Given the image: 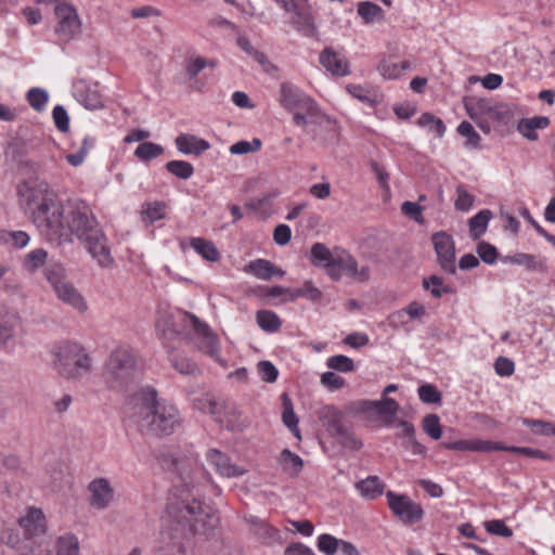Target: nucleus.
Here are the masks:
<instances>
[{
    "instance_id": "obj_61",
    "label": "nucleus",
    "mask_w": 555,
    "mask_h": 555,
    "mask_svg": "<svg viewBox=\"0 0 555 555\" xmlns=\"http://www.w3.org/2000/svg\"><path fill=\"white\" fill-rule=\"evenodd\" d=\"M485 528L488 533L503 537V538H512L513 530L505 525V522L501 519H492L485 522Z\"/></svg>"
},
{
    "instance_id": "obj_23",
    "label": "nucleus",
    "mask_w": 555,
    "mask_h": 555,
    "mask_svg": "<svg viewBox=\"0 0 555 555\" xmlns=\"http://www.w3.org/2000/svg\"><path fill=\"white\" fill-rule=\"evenodd\" d=\"M319 421L330 436L341 429L349 422L343 411L334 405H325L319 411Z\"/></svg>"
},
{
    "instance_id": "obj_44",
    "label": "nucleus",
    "mask_w": 555,
    "mask_h": 555,
    "mask_svg": "<svg viewBox=\"0 0 555 555\" xmlns=\"http://www.w3.org/2000/svg\"><path fill=\"white\" fill-rule=\"evenodd\" d=\"M78 538L73 533L60 535L56 540V555H80Z\"/></svg>"
},
{
    "instance_id": "obj_58",
    "label": "nucleus",
    "mask_w": 555,
    "mask_h": 555,
    "mask_svg": "<svg viewBox=\"0 0 555 555\" xmlns=\"http://www.w3.org/2000/svg\"><path fill=\"white\" fill-rule=\"evenodd\" d=\"M476 253L487 264H494L499 258L496 247L486 241H481L477 244Z\"/></svg>"
},
{
    "instance_id": "obj_2",
    "label": "nucleus",
    "mask_w": 555,
    "mask_h": 555,
    "mask_svg": "<svg viewBox=\"0 0 555 555\" xmlns=\"http://www.w3.org/2000/svg\"><path fill=\"white\" fill-rule=\"evenodd\" d=\"M20 207L30 214L33 222L49 242L62 235L65 222L81 201L62 203L49 184L42 180L28 179L17 185Z\"/></svg>"
},
{
    "instance_id": "obj_33",
    "label": "nucleus",
    "mask_w": 555,
    "mask_h": 555,
    "mask_svg": "<svg viewBox=\"0 0 555 555\" xmlns=\"http://www.w3.org/2000/svg\"><path fill=\"white\" fill-rule=\"evenodd\" d=\"M322 296V292L311 281H305L301 287L288 288V297L283 301H295L301 297L311 302H319Z\"/></svg>"
},
{
    "instance_id": "obj_59",
    "label": "nucleus",
    "mask_w": 555,
    "mask_h": 555,
    "mask_svg": "<svg viewBox=\"0 0 555 555\" xmlns=\"http://www.w3.org/2000/svg\"><path fill=\"white\" fill-rule=\"evenodd\" d=\"M318 550L325 555H334L339 547V539L332 534L323 533L318 537Z\"/></svg>"
},
{
    "instance_id": "obj_30",
    "label": "nucleus",
    "mask_w": 555,
    "mask_h": 555,
    "mask_svg": "<svg viewBox=\"0 0 555 555\" xmlns=\"http://www.w3.org/2000/svg\"><path fill=\"white\" fill-rule=\"evenodd\" d=\"M356 489L366 500H375L384 493L385 483L378 476H369L356 482Z\"/></svg>"
},
{
    "instance_id": "obj_36",
    "label": "nucleus",
    "mask_w": 555,
    "mask_h": 555,
    "mask_svg": "<svg viewBox=\"0 0 555 555\" xmlns=\"http://www.w3.org/2000/svg\"><path fill=\"white\" fill-rule=\"evenodd\" d=\"M279 464L289 477H296L304 468L302 459L289 449H284L279 456Z\"/></svg>"
},
{
    "instance_id": "obj_31",
    "label": "nucleus",
    "mask_w": 555,
    "mask_h": 555,
    "mask_svg": "<svg viewBox=\"0 0 555 555\" xmlns=\"http://www.w3.org/2000/svg\"><path fill=\"white\" fill-rule=\"evenodd\" d=\"M377 69L386 79H398L411 69V62L409 60H384L378 64Z\"/></svg>"
},
{
    "instance_id": "obj_32",
    "label": "nucleus",
    "mask_w": 555,
    "mask_h": 555,
    "mask_svg": "<svg viewBox=\"0 0 555 555\" xmlns=\"http://www.w3.org/2000/svg\"><path fill=\"white\" fill-rule=\"evenodd\" d=\"M96 141L98 140L95 135L85 134L77 151L65 156L66 162L73 167L81 166L90 151L95 147Z\"/></svg>"
},
{
    "instance_id": "obj_53",
    "label": "nucleus",
    "mask_w": 555,
    "mask_h": 555,
    "mask_svg": "<svg viewBox=\"0 0 555 555\" xmlns=\"http://www.w3.org/2000/svg\"><path fill=\"white\" fill-rule=\"evenodd\" d=\"M443 280L438 275H430L423 280V287L426 291H430V294L435 298H441L443 294H451L452 288L450 286H442Z\"/></svg>"
},
{
    "instance_id": "obj_1",
    "label": "nucleus",
    "mask_w": 555,
    "mask_h": 555,
    "mask_svg": "<svg viewBox=\"0 0 555 555\" xmlns=\"http://www.w3.org/2000/svg\"><path fill=\"white\" fill-rule=\"evenodd\" d=\"M188 485L176 488L168 499L166 516L172 527L163 532L164 540H172V546L177 552L184 551L183 539L192 533L209 539L215 535L219 518L210 508L203 507V502L197 498L199 492Z\"/></svg>"
},
{
    "instance_id": "obj_60",
    "label": "nucleus",
    "mask_w": 555,
    "mask_h": 555,
    "mask_svg": "<svg viewBox=\"0 0 555 555\" xmlns=\"http://www.w3.org/2000/svg\"><path fill=\"white\" fill-rule=\"evenodd\" d=\"M311 258L314 264H323L331 262L333 257L331 250L322 243H315L311 247Z\"/></svg>"
},
{
    "instance_id": "obj_38",
    "label": "nucleus",
    "mask_w": 555,
    "mask_h": 555,
    "mask_svg": "<svg viewBox=\"0 0 555 555\" xmlns=\"http://www.w3.org/2000/svg\"><path fill=\"white\" fill-rule=\"evenodd\" d=\"M374 405V413L382 417H387L384 424L390 426L393 423L395 415L399 411V403L390 397H384L380 400H375Z\"/></svg>"
},
{
    "instance_id": "obj_39",
    "label": "nucleus",
    "mask_w": 555,
    "mask_h": 555,
    "mask_svg": "<svg viewBox=\"0 0 555 555\" xmlns=\"http://www.w3.org/2000/svg\"><path fill=\"white\" fill-rule=\"evenodd\" d=\"M281 399H282V406H283L282 421H283L284 425L296 437L299 438L300 437L299 436V428H298V422L299 421H298V417L295 414L293 402H292L289 396L286 392L282 393Z\"/></svg>"
},
{
    "instance_id": "obj_54",
    "label": "nucleus",
    "mask_w": 555,
    "mask_h": 555,
    "mask_svg": "<svg viewBox=\"0 0 555 555\" xmlns=\"http://www.w3.org/2000/svg\"><path fill=\"white\" fill-rule=\"evenodd\" d=\"M417 395L420 400L426 404H439L442 401V395L433 384H424L418 387Z\"/></svg>"
},
{
    "instance_id": "obj_13",
    "label": "nucleus",
    "mask_w": 555,
    "mask_h": 555,
    "mask_svg": "<svg viewBox=\"0 0 555 555\" xmlns=\"http://www.w3.org/2000/svg\"><path fill=\"white\" fill-rule=\"evenodd\" d=\"M73 95L83 107L90 111L104 107V101L99 91L98 83H90L79 79L73 85Z\"/></svg>"
},
{
    "instance_id": "obj_6",
    "label": "nucleus",
    "mask_w": 555,
    "mask_h": 555,
    "mask_svg": "<svg viewBox=\"0 0 555 555\" xmlns=\"http://www.w3.org/2000/svg\"><path fill=\"white\" fill-rule=\"evenodd\" d=\"M138 369L132 352L127 348H117L109 354L103 377L109 389L125 390L138 378Z\"/></svg>"
},
{
    "instance_id": "obj_21",
    "label": "nucleus",
    "mask_w": 555,
    "mask_h": 555,
    "mask_svg": "<svg viewBox=\"0 0 555 555\" xmlns=\"http://www.w3.org/2000/svg\"><path fill=\"white\" fill-rule=\"evenodd\" d=\"M308 102V94L289 82L280 86V104L288 112H294L298 106Z\"/></svg>"
},
{
    "instance_id": "obj_28",
    "label": "nucleus",
    "mask_w": 555,
    "mask_h": 555,
    "mask_svg": "<svg viewBox=\"0 0 555 555\" xmlns=\"http://www.w3.org/2000/svg\"><path fill=\"white\" fill-rule=\"evenodd\" d=\"M0 344L5 346L15 335V327L20 323L16 312L8 311L4 305L0 304Z\"/></svg>"
},
{
    "instance_id": "obj_29",
    "label": "nucleus",
    "mask_w": 555,
    "mask_h": 555,
    "mask_svg": "<svg viewBox=\"0 0 555 555\" xmlns=\"http://www.w3.org/2000/svg\"><path fill=\"white\" fill-rule=\"evenodd\" d=\"M550 125V118L546 116H534L531 118H524L518 124L519 133L530 141L538 140V129H545Z\"/></svg>"
},
{
    "instance_id": "obj_14",
    "label": "nucleus",
    "mask_w": 555,
    "mask_h": 555,
    "mask_svg": "<svg viewBox=\"0 0 555 555\" xmlns=\"http://www.w3.org/2000/svg\"><path fill=\"white\" fill-rule=\"evenodd\" d=\"M215 421L231 431H241L247 426L235 403L225 399H221L220 410Z\"/></svg>"
},
{
    "instance_id": "obj_43",
    "label": "nucleus",
    "mask_w": 555,
    "mask_h": 555,
    "mask_svg": "<svg viewBox=\"0 0 555 555\" xmlns=\"http://www.w3.org/2000/svg\"><path fill=\"white\" fill-rule=\"evenodd\" d=\"M164 147L160 144L145 141L140 143L134 150L133 155L143 163H149L157 158L164 153Z\"/></svg>"
},
{
    "instance_id": "obj_16",
    "label": "nucleus",
    "mask_w": 555,
    "mask_h": 555,
    "mask_svg": "<svg viewBox=\"0 0 555 555\" xmlns=\"http://www.w3.org/2000/svg\"><path fill=\"white\" fill-rule=\"evenodd\" d=\"M206 459L208 463L215 467L216 472L227 478L241 477L246 473L241 466L231 463L230 457L217 449L207 451Z\"/></svg>"
},
{
    "instance_id": "obj_51",
    "label": "nucleus",
    "mask_w": 555,
    "mask_h": 555,
    "mask_svg": "<svg viewBox=\"0 0 555 555\" xmlns=\"http://www.w3.org/2000/svg\"><path fill=\"white\" fill-rule=\"evenodd\" d=\"M357 12L365 23H372L383 16L382 8L370 1L359 2Z\"/></svg>"
},
{
    "instance_id": "obj_26",
    "label": "nucleus",
    "mask_w": 555,
    "mask_h": 555,
    "mask_svg": "<svg viewBox=\"0 0 555 555\" xmlns=\"http://www.w3.org/2000/svg\"><path fill=\"white\" fill-rule=\"evenodd\" d=\"M337 257L344 275L359 283L366 282L370 279V268L367 266L359 268L358 261L349 253H343Z\"/></svg>"
},
{
    "instance_id": "obj_50",
    "label": "nucleus",
    "mask_w": 555,
    "mask_h": 555,
    "mask_svg": "<svg viewBox=\"0 0 555 555\" xmlns=\"http://www.w3.org/2000/svg\"><path fill=\"white\" fill-rule=\"evenodd\" d=\"M457 132L460 135L466 138L464 143L466 149H478L480 146L481 138L469 121L463 120L457 126Z\"/></svg>"
},
{
    "instance_id": "obj_41",
    "label": "nucleus",
    "mask_w": 555,
    "mask_h": 555,
    "mask_svg": "<svg viewBox=\"0 0 555 555\" xmlns=\"http://www.w3.org/2000/svg\"><path fill=\"white\" fill-rule=\"evenodd\" d=\"M217 66L216 60H209L204 56H190L185 60V74L189 79L194 80L197 78L198 74L205 69L206 67L215 68Z\"/></svg>"
},
{
    "instance_id": "obj_40",
    "label": "nucleus",
    "mask_w": 555,
    "mask_h": 555,
    "mask_svg": "<svg viewBox=\"0 0 555 555\" xmlns=\"http://www.w3.org/2000/svg\"><path fill=\"white\" fill-rule=\"evenodd\" d=\"M256 322L258 326L267 333H275L282 326V320L271 310H258L256 312Z\"/></svg>"
},
{
    "instance_id": "obj_46",
    "label": "nucleus",
    "mask_w": 555,
    "mask_h": 555,
    "mask_svg": "<svg viewBox=\"0 0 555 555\" xmlns=\"http://www.w3.org/2000/svg\"><path fill=\"white\" fill-rule=\"evenodd\" d=\"M220 404L221 399L217 400L210 395H203L202 397L195 398L193 400L194 408H196L198 411L203 413L211 415L214 420L219 413Z\"/></svg>"
},
{
    "instance_id": "obj_24",
    "label": "nucleus",
    "mask_w": 555,
    "mask_h": 555,
    "mask_svg": "<svg viewBox=\"0 0 555 555\" xmlns=\"http://www.w3.org/2000/svg\"><path fill=\"white\" fill-rule=\"evenodd\" d=\"M244 272L262 281H269L273 276H283L285 274V272L273 262L262 258L249 261L245 266Z\"/></svg>"
},
{
    "instance_id": "obj_27",
    "label": "nucleus",
    "mask_w": 555,
    "mask_h": 555,
    "mask_svg": "<svg viewBox=\"0 0 555 555\" xmlns=\"http://www.w3.org/2000/svg\"><path fill=\"white\" fill-rule=\"evenodd\" d=\"M193 328L197 335L204 338V348L207 354L219 361V344L217 337L211 333L210 327L198 318L192 317Z\"/></svg>"
},
{
    "instance_id": "obj_64",
    "label": "nucleus",
    "mask_w": 555,
    "mask_h": 555,
    "mask_svg": "<svg viewBox=\"0 0 555 555\" xmlns=\"http://www.w3.org/2000/svg\"><path fill=\"white\" fill-rule=\"evenodd\" d=\"M52 118L56 129L61 132H67L69 129V116L62 105L54 106Z\"/></svg>"
},
{
    "instance_id": "obj_12",
    "label": "nucleus",
    "mask_w": 555,
    "mask_h": 555,
    "mask_svg": "<svg viewBox=\"0 0 555 555\" xmlns=\"http://www.w3.org/2000/svg\"><path fill=\"white\" fill-rule=\"evenodd\" d=\"M59 20L56 33L66 40L72 39L80 30V20L76 9L68 3H59L54 9Z\"/></svg>"
},
{
    "instance_id": "obj_37",
    "label": "nucleus",
    "mask_w": 555,
    "mask_h": 555,
    "mask_svg": "<svg viewBox=\"0 0 555 555\" xmlns=\"http://www.w3.org/2000/svg\"><path fill=\"white\" fill-rule=\"evenodd\" d=\"M331 437L334 438L338 444L348 450L358 451L363 446V442L353 433L350 423L345 425Z\"/></svg>"
},
{
    "instance_id": "obj_45",
    "label": "nucleus",
    "mask_w": 555,
    "mask_h": 555,
    "mask_svg": "<svg viewBox=\"0 0 555 555\" xmlns=\"http://www.w3.org/2000/svg\"><path fill=\"white\" fill-rule=\"evenodd\" d=\"M166 205L164 202L145 203L142 206V220L154 223L165 218Z\"/></svg>"
},
{
    "instance_id": "obj_56",
    "label": "nucleus",
    "mask_w": 555,
    "mask_h": 555,
    "mask_svg": "<svg viewBox=\"0 0 555 555\" xmlns=\"http://www.w3.org/2000/svg\"><path fill=\"white\" fill-rule=\"evenodd\" d=\"M326 365L328 369L341 372L349 373L354 371V362L351 358L344 354H335L330 357L326 360Z\"/></svg>"
},
{
    "instance_id": "obj_35",
    "label": "nucleus",
    "mask_w": 555,
    "mask_h": 555,
    "mask_svg": "<svg viewBox=\"0 0 555 555\" xmlns=\"http://www.w3.org/2000/svg\"><path fill=\"white\" fill-rule=\"evenodd\" d=\"M190 246L207 261L217 262L220 259V253L211 241L204 237H192Z\"/></svg>"
},
{
    "instance_id": "obj_48",
    "label": "nucleus",
    "mask_w": 555,
    "mask_h": 555,
    "mask_svg": "<svg viewBox=\"0 0 555 555\" xmlns=\"http://www.w3.org/2000/svg\"><path fill=\"white\" fill-rule=\"evenodd\" d=\"M26 99L28 104L36 111V112H43L47 107L48 101H49V93L39 87H34L28 90L26 94Z\"/></svg>"
},
{
    "instance_id": "obj_49",
    "label": "nucleus",
    "mask_w": 555,
    "mask_h": 555,
    "mask_svg": "<svg viewBox=\"0 0 555 555\" xmlns=\"http://www.w3.org/2000/svg\"><path fill=\"white\" fill-rule=\"evenodd\" d=\"M422 429L434 440H439L442 437V426L437 414L425 415L422 420Z\"/></svg>"
},
{
    "instance_id": "obj_42",
    "label": "nucleus",
    "mask_w": 555,
    "mask_h": 555,
    "mask_svg": "<svg viewBox=\"0 0 555 555\" xmlns=\"http://www.w3.org/2000/svg\"><path fill=\"white\" fill-rule=\"evenodd\" d=\"M416 125L421 128H426L438 138H442L446 133V125L443 120L431 113H423L416 120Z\"/></svg>"
},
{
    "instance_id": "obj_8",
    "label": "nucleus",
    "mask_w": 555,
    "mask_h": 555,
    "mask_svg": "<svg viewBox=\"0 0 555 555\" xmlns=\"http://www.w3.org/2000/svg\"><path fill=\"white\" fill-rule=\"evenodd\" d=\"M44 275L59 300L80 313L88 310L87 300L75 285L68 281L65 275V269L60 263L48 266L44 270Z\"/></svg>"
},
{
    "instance_id": "obj_17",
    "label": "nucleus",
    "mask_w": 555,
    "mask_h": 555,
    "mask_svg": "<svg viewBox=\"0 0 555 555\" xmlns=\"http://www.w3.org/2000/svg\"><path fill=\"white\" fill-rule=\"evenodd\" d=\"M308 102L302 106H298L293 113L294 125L306 128L309 124L321 125L325 114L320 108L319 104L308 95Z\"/></svg>"
},
{
    "instance_id": "obj_19",
    "label": "nucleus",
    "mask_w": 555,
    "mask_h": 555,
    "mask_svg": "<svg viewBox=\"0 0 555 555\" xmlns=\"http://www.w3.org/2000/svg\"><path fill=\"white\" fill-rule=\"evenodd\" d=\"M291 13L293 14L292 25L297 31L307 37L314 35L317 26L310 5L307 2H299Z\"/></svg>"
},
{
    "instance_id": "obj_10",
    "label": "nucleus",
    "mask_w": 555,
    "mask_h": 555,
    "mask_svg": "<svg viewBox=\"0 0 555 555\" xmlns=\"http://www.w3.org/2000/svg\"><path fill=\"white\" fill-rule=\"evenodd\" d=\"M386 498L390 511L404 525L410 526L423 519V507L408 495L388 491Z\"/></svg>"
},
{
    "instance_id": "obj_55",
    "label": "nucleus",
    "mask_w": 555,
    "mask_h": 555,
    "mask_svg": "<svg viewBox=\"0 0 555 555\" xmlns=\"http://www.w3.org/2000/svg\"><path fill=\"white\" fill-rule=\"evenodd\" d=\"M425 312L426 310L423 305H421L417 301H412L405 309L392 313L390 320L391 322L399 321L401 323H404L405 321L403 319L405 315H409L411 319H417L420 317H423Z\"/></svg>"
},
{
    "instance_id": "obj_62",
    "label": "nucleus",
    "mask_w": 555,
    "mask_h": 555,
    "mask_svg": "<svg viewBox=\"0 0 555 555\" xmlns=\"http://www.w3.org/2000/svg\"><path fill=\"white\" fill-rule=\"evenodd\" d=\"M258 374L261 380L266 383H274L279 376V370L270 361H260L257 364Z\"/></svg>"
},
{
    "instance_id": "obj_7",
    "label": "nucleus",
    "mask_w": 555,
    "mask_h": 555,
    "mask_svg": "<svg viewBox=\"0 0 555 555\" xmlns=\"http://www.w3.org/2000/svg\"><path fill=\"white\" fill-rule=\"evenodd\" d=\"M441 447L448 450L454 451H470V452H482L490 453L496 451H505L515 453L518 455L534 457L540 460H548L550 455L539 449H532L528 447H516V446H506L501 441H491V440H482V439H461L454 441H443Z\"/></svg>"
},
{
    "instance_id": "obj_9",
    "label": "nucleus",
    "mask_w": 555,
    "mask_h": 555,
    "mask_svg": "<svg viewBox=\"0 0 555 555\" xmlns=\"http://www.w3.org/2000/svg\"><path fill=\"white\" fill-rule=\"evenodd\" d=\"M1 541L18 555L52 554V542L48 537H20L18 533L8 529L2 532Z\"/></svg>"
},
{
    "instance_id": "obj_47",
    "label": "nucleus",
    "mask_w": 555,
    "mask_h": 555,
    "mask_svg": "<svg viewBox=\"0 0 555 555\" xmlns=\"http://www.w3.org/2000/svg\"><path fill=\"white\" fill-rule=\"evenodd\" d=\"M165 168L169 173L182 180H188L194 175L193 165L186 160H170Z\"/></svg>"
},
{
    "instance_id": "obj_22",
    "label": "nucleus",
    "mask_w": 555,
    "mask_h": 555,
    "mask_svg": "<svg viewBox=\"0 0 555 555\" xmlns=\"http://www.w3.org/2000/svg\"><path fill=\"white\" fill-rule=\"evenodd\" d=\"M177 150L184 155L198 156L210 149V143L190 133H181L175 139Z\"/></svg>"
},
{
    "instance_id": "obj_52",
    "label": "nucleus",
    "mask_w": 555,
    "mask_h": 555,
    "mask_svg": "<svg viewBox=\"0 0 555 555\" xmlns=\"http://www.w3.org/2000/svg\"><path fill=\"white\" fill-rule=\"evenodd\" d=\"M521 422L526 427L530 428L531 431L535 435L555 436V425L551 422L533 420L528 417L522 418Z\"/></svg>"
},
{
    "instance_id": "obj_4",
    "label": "nucleus",
    "mask_w": 555,
    "mask_h": 555,
    "mask_svg": "<svg viewBox=\"0 0 555 555\" xmlns=\"http://www.w3.org/2000/svg\"><path fill=\"white\" fill-rule=\"evenodd\" d=\"M73 235L87 244L88 251L102 268H109L114 263L109 247L96 219L85 202L79 206L64 224L62 235L54 237L51 243L63 244L72 242Z\"/></svg>"
},
{
    "instance_id": "obj_34",
    "label": "nucleus",
    "mask_w": 555,
    "mask_h": 555,
    "mask_svg": "<svg viewBox=\"0 0 555 555\" xmlns=\"http://www.w3.org/2000/svg\"><path fill=\"white\" fill-rule=\"evenodd\" d=\"M493 214L490 209H482L478 211L468 220L469 236L473 240H478L482 236L488 229V224L492 219Z\"/></svg>"
},
{
    "instance_id": "obj_25",
    "label": "nucleus",
    "mask_w": 555,
    "mask_h": 555,
    "mask_svg": "<svg viewBox=\"0 0 555 555\" xmlns=\"http://www.w3.org/2000/svg\"><path fill=\"white\" fill-rule=\"evenodd\" d=\"M501 260L503 263L524 267L527 271L545 272L547 269L546 260L532 254L516 253L503 256Z\"/></svg>"
},
{
    "instance_id": "obj_57",
    "label": "nucleus",
    "mask_w": 555,
    "mask_h": 555,
    "mask_svg": "<svg viewBox=\"0 0 555 555\" xmlns=\"http://www.w3.org/2000/svg\"><path fill=\"white\" fill-rule=\"evenodd\" d=\"M48 253L43 248H37L29 251L24 259V267L29 271H35L44 266Z\"/></svg>"
},
{
    "instance_id": "obj_3",
    "label": "nucleus",
    "mask_w": 555,
    "mask_h": 555,
    "mask_svg": "<svg viewBox=\"0 0 555 555\" xmlns=\"http://www.w3.org/2000/svg\"><path fill=\"white\" fill-rule=\"evenodd\" d=\"M124 414L128 424L140 434L156 438L172 435L182 423L178 408L159 399L152 387L142 388L132 396L124 408Z\"/></svg>"
},
{
    "instance_id": "obj_18",
    "label": "nucleus",
    "mask_w": 555,
    "mask_h": 555,
    "mask_svg": "<svg viewBox=\"0 0 555 555\" xmlns=\"http://www.w3.org/2000/svg\"><path fill=\"white\" fill-rule=\"evenodd\" d=\"M320 64L333 76L345 77L350 74L348 60L336 52L333 48L326 47L319 56Z\"/></svg>"
},
{
    "instance_id": "obj_63",
    "label": "nucleus",
    "mask_w": 555,
    "mask_h": 555,
    "mask_svg": "<svg viewBox=\"0 0 555 555\" xmlns=\"http://www.w3.org/2000/svg\"><path fill=\"white\" fill-rule=\"evenodd\" d=\"M457 197L455 199L454 206L459 211H468L475 201L474 195L468 193L462 185L456 188Z\"/></svg>"
},
{
    "instance_id": "obj_15",
    "label": "nucleus",
    "mask_w": 555,
    "mask_h": 555,
    "mask_svg": "<svg viewBox=\"0 0 555 555\" xmlns=\"http://www.w3.org/2000/svg\"><path fill=\"white\" fill-rule=\"evenodd\" d=\"M23 537H47V519L40 508L29 507L25 516L18 519Z\"/></svg>"
},
{
    "instance_id": "obj_5",
    "label": "nucleus",
    "mask_w": 555,
    "mask_h": 555,
    "mask_svg": "<svg viewBox=\"0 0 555 555\" xmlns=\"http://www.w3.org/2000/svg\"><path fill=\"white\" fill-rule=\"evenodd\" d=\"M52 369L67 380H79L91 371L92 359L86 348L75 341H62L51 349Z\"/></svg>"
},
{
    "instance_id": "obj_11",
    "label": "nucleus",
    "mask_w": 555,
    "mask_h": 555,
    "mask_svg": "<svg viewBox=\"0 0 555 555\" xmlns=\"http://www.w3.org/2000/svg\"><path fill=\"white\" fill-rule=\"evenodd\" d=\"M431 242L440 268L449 274H455V243L452 236L444 231H439L433 234Z\"/></svg>"
},
{
    "instance_id": "obj_20",
    "label": "nucleus",
    "mask_w": 555,
    "mask_h": 555,
    "mask_svg": "<svg viewBox=\"0 0 555 555\" xmlns=\"http://www.w3.org/2000/svg\"><path fill=\"white\" fill-rule=\"evenodd\" d=\"M88 490L91 493L90 504L96 509H104L113 500L114 491L105 478L92 480Z\"/></svg>"
}]
</instances>
